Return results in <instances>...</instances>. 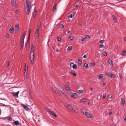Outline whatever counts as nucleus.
I'll return each mask as SVG.
<instances>
[{"mask_svg": "<svg viewBox=\"0 0 126 126\" xmlns=\"http://www.w3.org/2000/svg\"><path fill=\"white\" fill-rule=\"evenodd\" d=\"M34 52V45L32 44L31 45V47L30 52V55H32V53Z\"/></svg>", "mask_w": 126, "mask_h": 126, "instance_id": "obj_9", "label": "nucleus"}, {"mask_svg": "<svg viewBox=\"0 0 126 126\" xmlns=\"http://www.w3.org/2000/svg\"><path fill=\"white\" fill-rule=\"evenodd\" d=\"M119 77H120V78L121 79H122V75L121 74H119Z\"/></svg>", "mask_w": 126, "mask_h": 126, "instance_id": "obj_55", "label": "nucleus"}, {"mask_svg": "<svg viewBox=\"0 0 126 126\" xmlns=\"http://www.w3.org/2000/svg\"><path fill=\"white\" fill-rule=\"evenodd\" d=\"M51 89L52 91L55 93L56 91V89L53 88H52Z\"/></svg>", "mask_w": 126, "mask_h": 126, "instance_id": "obj_45", "label": "nucleus"}, {"mask_svg": "<svg viewBox=\"0 0 126 126\" xmlns=\"http://www.w3.org/2000/svg\"><path fill=\"white\" fill-rule=\"evenodd\" d=\"M24 40L21 39V46H23L24 43Z\"/></svg>", "mask_w": 126, "mask_h": 126, "instance_id": "obj_26", "label": "nucleus"}, {"mask_svg": "<svg viewBox=\"0 0 126 126\" xmlns=\"http://www.w3.org/2000/svg\"><path fill=\"white\" fill-rule=\"evenodd\" d=\"M57 5V4L56 3H55L54 5L53 9V12H54L55 10H56V9Z\"/></svg>", "mask_w": 126, "mask_h": 126, "instance_id": "obj_23", "label": "nucleus"}, {"mask_svg": "<svg viewBox=\"0 0 126 126\" xmlns=\"http://www.w3.org/2000/svg\"><path fill=\"white\" fill-rule=\"evenodd\" d=\"M15 12L16 14H17L18 13V10H16L15 11Z\"/></svg>", "mask_w": 126, "mask_h": 126, "instance_id": "obj_61", "label": "nucleus"}, {"mask_svg": "<svg viewBox=\"0 0 126 126\" xmlns=\"http://www.w3.org/2000/svg\"><path fill=\"white\" fill-rule=\"evenodd\" d=\"M60 90L61 92L63 94H65V92L64 91V89L63 88L61 87L60 89Z\"/></svg>", "mask_w": 126, "mask_h": 126, "instance_id": "obj_18", "label": "nucleus"}, {"mask_svg": "<svg viewBox=\"0 0 126 126\" xmlns=\"http://www.w3.org/2000/svg\"><path fill=\"white\" fill-rule=\"evenodd\" d=\"M106 96V94H104L103 95V99L105 98Z\"/></svg>", "mask_w": 126, "mask_h": 126, "instance_id": "obj_46", "label": "nucleus"}, {"mask_svg": "<svg viewBox=\"0 0 126 126\" xmlns=\"http://www.w3.org/2000/svg\"><path fill=\"white\" fill-rule=\"evenodd\" d=\"M104 40H101L99 42L100 43H103L104 42Z\"/></svg>", "mask_w": 126, "mask_h": 126, "instance_id": "obj_47", "label": "nucleus"}, {"mask_svg": "<svg viewBox=\"0 0 126 126\" xmlns=\"http://www.w3.org/2000/svg\"><path fill=\"white\" fill-rule=\"evenodd\" d=\"M41 22H39L38 23V25L37 26V29H40V26H41Z\"/></svg>", "mask_w": 126, "mask_h": 126, "instance_id": "obj_24", "label": "nucleus"}, {"mask_svg": "<svg viewBox=\"0 0 126 126\" xmlns=\"http://www.w3.org/2000/svg\"><path fill=\"white\" fill-rule=\"evenodd\" d=\"M87 100V98H84L81 99L80 100V101L81 102H86Z\"/></svg>", "mask_w": 126, "mask_h": 126, "instance_id": "obj_21", "label": "nucleus"}, {"mask_svg": "<svg viewBox=\"0 0 126 126\" xmlns=\"http://www.w3.org/2000/svg\"><path fill=\"white\" fill-rule=\"evenodd\" d=\"M72 75L74 76H76V74L75 72H74Z\"/></svg>", "mask_w": 126, "mask_h": 126, "instance_id": "obj_58", "label": "nucleus"}, {"mask_svg": "<svg viewBox=\"0 0 126 126\" xmlns=\"http://www.w3.org/2000/svg\"><path fill=\"white\" fill-rule=\"evenodd\" d=\"M91 66H94L95 65V63H91Z\"/></svg>", "mask_w": 126, "mask_h": 126, "instance_id": "obj_48", "label": "nucleus"}, {"mask_svg": "<svg viewBox=\"0 0 126 126\" xmlns=\"http://www.w3.org/2000/svg\"><path fill=\"white\" fill-rule=\"evenodd\" d=\"M23 46H20V50H22L23 48Z\"/></svg>", "mask_w": 126, "mask_h": 126, "instance_id": "obj_54", "label": "nucleus"}, {"mask_svg": "<svg viewBox=\"0 0 126 126\" xmlns=\"http://www.w3.org/2000/svg\"><path fill=\"white\" fill-rule=\"evenodd\" d=\"M103 54L104 56H107V54L106 52L105 51L103 53Z\"/></svg>", "mask_w": 126, "mask_h": 126, "instance_id": "obj_32", "label": "nucleus"}, {"mask_svg": "<svg viewBox=\"0 0 126 126\" xmlns=\"http://www.w3.org/2000/svg\"><path fill=\"white\" fill-rule=\"evenodd\" d=\"M26 35V32L25 31H24L23 33V34L22 35V39H23L24 40V39L25 36Z\"/></svg>", "mask_w": 126, "mask_h": 126, "instance_id": "obj_22", "label": "nucleus"}, {"mask_svg": "<svg viewBox=\"0 0 126 126\" xmlns=\"http://www.w3.org/2000/svg\"><path fill=\"white\" fill-rule=\"evenodd\" d=\"M69 38L71 40H72L74 39V38L73 36H70L69 37Z\"/></svg>", "mask_w": 126, "mask_h": 126, "instance_id": "obj_41", "label": "nucleus"}, {"mask_svg": "<svg viewBox=\"0 0 126 126\" xmlns=\"http://www.w3.org/2000/svg\"><path fill=\"white\" fill-rule=\"evenodd\" d=\"M83 57L84 58H86L87 57L86 55H84Z\"/></svg>", "mask_w": 126, "mask_h": 126, "instance_id": "obj_59", "label": "nucleus"}, {"mask_svg": "<svg viewBox=\"0 0 126 126\" xmlns=\"http://www.w3.org/2000/svg\"><path fill=\"white\" fill-rule=\"evenodd\" d=\"M31 32H30V31H29V36H28V37H30V34H31Z\"/></svg>", "mask_w": 126, "mask_h": 126, "instance_id": "obj_60", "label": "nucleus"}, {"mask_svg": "<svg viewBox=\"0 0 126 126\" xmlns=\"http://www.w3.org/2000/svg\"><path fill=\"white\" fill-rule=\"evenodd\" d=\"M125 99L123 98L121 99V104H123V105L125 103Z\"/></svg>", "mask_w": 126, "mask_h": 126, "instance_id": "obj_20", "label": "nucleus"}, {"mask_svg": "<svg viewBox=\"0 0 126 126\" xmlns=\"http://www.w3.org/2000/svg\"><path fill=\"white\" fill-rule=\"evenodd\" d=\"M14 31V28L13 27H11L9 30V32L10 33H12Z\"/></svg>", "mask_w": 126, "mask_h": 126, "instance_id": "obj_16", "label": "nucleus"}, {"mask_svg": "<svg viewBox=\"0 0 126 126\" xmlns=\"http://www.w3.org/2000/svg\"><path fill=\"white\" fill-rule=\"evenodd\" d=\"M47 112H49L50 113L52 111H51L50 109H47Z\"/></svg>", "mask_w": 126, "mask_h": 126, "instance_id": "obj_43", "label": "nucleus"}, {"mask_svg": "<svg viewBox=\"0 0 126 126\" xmlns=\"http://www.w3.org/2000/svg\"><path fill=\"white\" fill-rule=\"evenodd\" d=\"M30 38L29 37H28V39L27 40V43L26 44H28L30 45Z\"/></svg>", "mask_w": 126, "mask_h": 126, "instance_id": "obj_33", "label": "nucleus"}, {"mask_svg": "<svg viewBox=\"0 0 126 126\" xmlns=\"http://www.w3.org/2000/svg\"><path fill=\"white\" fill-rule=\"evenodd\" d=\"M78 63L79 65H80L81 64V61L80 60H79L78 61Z\"/></svg>", "mask_w": 126, "mask_h": 126, "instance_id": "obj_31", "label": "nucleus"}, {"mask_svg": "<svg viewBox=\"0 0 126 126\" xmlns=\"http://www.w3.org/2000/svg\"><path fill=\"white\" fill-rule=\"evenodd\" d=\"M126 53V51L125 50H124L123 51L122 53V55H125V54Z\"/></svg>", "mask_w": 126, "mask_h": 126, "instance_id": "obj_42", "label": "nucleus"}, {"mask_svg": "<svg viewBox=\"0 0 126 126\" xmlns=\"http://www.w3.org/2000/svg\"><path fill=\"white\" fill-rule=\"evenodd\" d=\"M112 17L113 19L114 20V22L115 23H117L118 20L115 17V16L113 15L112 16Z\"/></svg>", "mask_w": 126, "mask_h": 126, "instance_id": "obj_14", "label": "nucleus"}, {"mask_svg": "<svg viewBox=\"0 0 126 126\" xmlns=\"http://www.w3.org/2000/svg\"><path fill=\"white\" fill-rule=\"evenodd\" d=\"M86 113L85 115L87 117L90 119H92L93 118L92 115L91 113L88 112Z\"/></svg>", "mask_w": 126, "mask_h": 126, "instance_id": "obj_5", "label": "nucleus"}, {"mask_svg": "<svg viewBox=\"0 0 126 126\" xmlns=\"http://www.w3.org/2000/svg\"><path fill=\"white\" fill-rule=\"evenodd\" d=\"M103 74H101L99 76L98 79H101L103 78Z\"/></svg>", "mask_w": 126, "mask_h": 126, "instance_id": "obj_27", "label": "nucleus"}, {"mask_svg": "<svg viewBox=\"0 0 126 126\" xmlns=\"http://www.w3.org/2000/svg\"><path fill=\"white\" fill-rule=\"evenodd\" d=\"M19 93V91H18L16 93H12V95L13 96L17 97Z\"/></svg>", "mask_w": 126, "mask_h": 126, "instance_id": "obj_10", "label": "nucleus"}, {"mask_svg": "<svg viewBox=\"0 0 126 126\" xmlns=\"http://www.w3.org/2000/svg\"><path fill=\"white\" fill-rule=\"evenodd\" d=\"M61 40V38L60 37H59L57 38V40L58 41H60Z\"/></svg>", "mask_w": 126, "mask_h": 126, "instance_id": "obj_49", "label": "nucleus"}, {"mask_svg": "<svg viewBox=\"0 0 126 126\" xmlns=\"http://www.w3.org/2000/svg\"><path fill=\"white\" fill-rule=\"evenodd\" d=\"M34 54L33 53L32 54V55H30V60L32 64V65L34 62Z\"/></svg>", "mask_w": 126, "mask_h": 126, "instance_id": "obj_3", "label": "nucleus"}, {"mask_svg": "<svg viewBox=\"0 0 126 126\" xmlns=\"http://www.w3.org/2000/svg\"><path fill=\"white\" fill-rule=\"evenodd\" d=\"M104 46L102 45H101L99 47V48H103L104 47Z\"/></svg>", "mask_w": 126, "mask_h": 126, "instance_id": "obj_50", "label": "nucleus"}, {"mask_svg": "<svg viewBox=\"0 0 126 126\" xmlns=\"http://www.w3.org/2000/svg\"><path fill=\"white\" fill-rule=\"evenodd\" d=\"M116 77V76L115 74H112L111 78H115Z\"/></svg>", "mask_w": 126, "mask_h": 126, "instance_id": "obj_34", "label": "nucleus"}, {"mask_svg": "<svg viewBox=\"0 0 126 126\" xmlns=\"http://www.w3.org/2000/svg\"><path fill=\"white\" fill-rule=\"evenodd\" d=\"M12 6L14 7H15L16 5V0H13L12 3Z\"/></svg>", "mask_w": 126, "mask_h": 126, "instance_id": "obj_12", "label": "nucleus"}, {"mask_svg": "<svg viewBox=\"0 0 126 126\" xmlns=\"http://www.w3.org/2000/svg\"><path fill=\"white\" fill-rule=\"evenodd\" d=\"M74 13L72 14H70L68 16V18H72L73 17V16H74Z\"/></svg>", "mask_w": 126, "mask_h": 126, "instance_id": "obj_30", "label": "nucleus"}, {"mask_svg": "<svg viewBox=\"0 0 126 126\" xmlns=\"http://www.w3.org/2000/svg\"><path fill=\"white\" fill-rule=\"evenodd\" d=\"M83 91L81 90H79V91L78 93L79 94H82L83 93Z\"/></svg>", "mask_w": 126, "mask_h": 126, "instance_id": "obj_39", "label": "nucleus"}, {"mask_svg": "<svg viewBox=\"0 0 126 126\" xmlns=\"http://www.w3.org/2000/svg\"><path fill=\"white\" fill-rule=\"evenodd\" d=\"M70 66L72 67L74 69H76L77 68V65L76 64H75L73 62H71L70 64Z\"/></svg>", "mask_w": 126, "mask_h": 126, "instance_id": "obj_4", "label": "nucleus"}, {"mask_svg": "<svg viewBox=\"0 0 126 126\" xmlns=\"http://www.w3.org/2000/svg\"><path fill=\"white\" fill-rule=\"evenodd\" d=\"M15 125L16 126L18 125H19L20 123L18 121H14V122Z\"/></svg>", "mask_w": 126, "mask_h": 126, "instance_id": "obj_25", "label": "nucleus"}, {"mask_svg": "<svg viewBox=\"0 0 126 126\" xmlns=\"http://www.w3.org/2000/svg\"><path fill=\"white\" fill-rule=\"evenodd\" d=\"M67 107L68 109L72 111H74L76 113H78V110L75 107H73L71 105H68Z\"/></svg>", "mask_w": 126, "mask_h": 126, "instance_id": "obj_2", "label": "nucleus"}, {"mask_svg": "<svg viewBox=\"0 0 126 126\" xmlns=\"http://www.w3.org/2000/svg\"><path fill=\"white\" fill-rule=\"evenodd\" d=\"M37 10L36 9H35L34 10V13H35V12H36V13H37Z\"/></svg>", "mask_w": 126, "mask_h": 126, "instance_id": "obj_56", "label": "nucleus"}, {"mask_svg": "<svg viewBox=\"0 0 126 126\" xmlns=\"http://www.w3.org/2000/svg\"><path fill=\"white\" fill-rule=\"evenodd\" d=\"M71 96L74 98H76L78 97V94L76 93H71Z\"/></svg>", "mask_w": 126, "mask_h": 126, "instance_id": "obj_8", "label": "nucleus"}, {"mask_svg": "<svg viewBox=\"0 0 126 126\" xmlns=\"http://www.w3.org/2000/svg\"><path fill=\"white\" fill-rule=\"evenodd\" d=\"M85 37L86 39H88L90 37V36L89 35H87L85 36Z\"/></svg>", "mask_w": 126, "mask_h": 126, "instance_id": "obj_38", "label": "nucleus"}, {"mask_svg": "<svg viewBox=\"0 0 126 126\" xmlns=\"http://www.w3.org/2000/svg\"><path fill=\"white\" fill-rule=\"evenodd\" d=\"M64 26V25L63 24H61L60 25L59 28H62Z\"/></svg>", "mask_w": 126, "mask_h": 126, "instance_id": "obj_36", "label": "nucleus"}, {"mask_svg": "<svg viewBox=\"0 0 126 126\" xmlns=\"http://www.w3.org/2000/svg\"><path fill=\"white\" fill-rule=\"evenodd\" d=\"M81 41L83 42H85L86 41V38L85 37L83 38L82 39Z\"/></svg>", "mask_w": 126, "mask_h": 126, "instance_id": "obj_44", "label": "nucleus"}, {"mask_svg": "<svg viewBox=\"0 0 126 126\" xmlns=\"http://www.w3.org/2000/svg\"><path fill=\"white\" fill-rule=\"evenodd\" d=\"M50 114L52 115L53 116H54L55 117H57V115L55 113H54L52 111L51 112Z\"/></svg>", "mask_w": 126, "mask_h": 126, "instance_id": "obj_28", "label": "nucleus"}, {"mask_svg": "<svg viewBox=\"0 0 126 126\" xmlns=\"http://www.w3.org/2000/svg\"><path fill=\"white\" fill-rule=\"evenodd\" d=\"M80 111L81 112L84 114H85L87 112L86 111L85 109H80Z\"/></svg>", "mask_w": 126, "mask_h": 126, "instance_id": "obj_13", "label": "nucleus"}, {"mask_svg": "<svg viewBox=\"0 0 126 126\" xmlns=\"http://www.w3.org/2000/svg\"><path fill=\"white\" fill-rule=\"evenodd\" d=\"M56 51L57 52H59L60 51V50L58 49H57Z\"/></svg>", "mask_w": 126, "mask_h": 126, "instance_id": "obj_62", "label": "nucleus"}, {"mask_svg": "<svg viewBox=\"0 0 126 126\" xmlns=\"http://www.w3.org/2000/svg\"><path fill=\"white\" fill-rule=\"evenodd\" d=\"M12 119V118L11 117H8V120L11 121Z\"/></svg>", "mask_w": 126, "mask_h": 126, "instance_id": "obj_52", "label": "nucleus"}, {"mask_svg": "<svg viewBox=\"0 0 126 126\" xmlns=\"http://www.w3.org/2000/svg\"><path fill=\"white\" fill-rule=\"evenodd\" d=\"M24 108L26 110H28L29 109V108L28 106L27 105H25L24 104H22Z\"/></svg>", "mask_w": 126, "mask_h": 126, "instance_id": "obj_19", "label": "nucleus"}, {"mask_svg": "<svg viewBox=\"0 0 126 126\" xmlns=\"http://www.w3.org/2000/svg\"><path fill=\"white\" fill-rule=\"evenodd\" d=\"M37 13H36V12H35V13H33V17H34V18H35V16H36V15H37Z\"/></svg>", "mask_w": 126, "mask_h": 126, "instance_id": "obj_40", "label": "nucleus"}, {"mask_svg": "<svg viewBox=\"0 0 126 126\" xmlns=\"http://www.w3.org/2000/svg\"><path fill=\"white\" fill-rule=\"evenodd\" d=\"M88 64L86 63H85L84 64V66L85 68H87L88 66Z\"/></svg>", "mask_w": 126, "mask_h": 126, "instance_id": "obj_35", "label": "nucleus"}, {"mask_svg": "<svg viewBox=\"0 0 126 126\" xmlns=\"http://www.w3.org/2000/svg\"><path fill=\"white\" fill-rule=\"evenodd\" d=\"M19 24L16 25L15 27V31L16 33H17L19 31Z\"/></svg>", "mask_w": 126, "mask_h": 126, "instance_id": "obj_6", "label": "nucleus"}, {"mask_svg": "<svg viewBox=\"0 0 126 126\" xmlns=\"http://www.w3.org/2000/svg\"><path fill=\"white\" fill-rule=\"evenodd\" d=\"M55 93L58 94H60L59 92L58 91L56 90Z\"/></svg>", "mask_w": 126, "mask_h": 126, "instance_id": "obj_51", "label": "nucleus"}, {"mask_svg": "<svg viewBox=\"0 0 126 126\" xmlns=\"http://www.w3.org/2000/svg\"><path fill=\"white\" fill-rule=\"evenodd\" d=\"M112 112L111 111H110L109 113V114L110 115H111L112 114Z\"/></svg>", "mask_w": 126, "mask_h": 126, "instance_id": "obj_64", "label": "nucleus"}, {"mask_svg": "<svg viewBox=\"0 0 126 126\" xmlns=\"http://www.w3.org/2000/svg\"><path fill=\"white\" fill-rule=\"evenodd\" d=\"M109 63L110 65L112 66L113 65L112 59V58L110 59L109 61Z\"/></svg>", "mask_w": 126, "mask_h": 126, "instance_id": "obj_15", "label": "nucleus"}, {"mask_svg": "<svg viewBox=\"0 0 126 126\" xmlns=\"http://www.w3.org/2000/svg\"><path fill=\"white\" fill-rule=\"evenodd\" d=\"M78 5H74V7H78Z\"/></svg>", "mask_w": 126, "mask_h": 126, "instance_id": "obj_63", "label": "nucleus"}, {"mask_svg": "<svg viewBox=\"0 0 126 126\" xmlns=\"http://www.w3.org/2000/svg\"><path fill=\"white\" fill-rule=\"evenodd\" d=\"M28 66H27V67H26V68H25V71H26V70H28Z\"/></svg>", "mask_w": 126, "mask_h": 126, "instance_id": "obj_57", "label": "nucleus"}, {"mask_svg": "<svg viewBox=\"0 0 126 126\" xmlns=\"http://www.w3.org/2000/svg\"><path fill=\"white\" fill-rule=\"evenodd\" d=\"M109 97L110 98H111L112 97V95L111 94L110 95H109Z\"/></svg>", "mask_w": 126, "mask_h": 126, "instance_id": "obj_53", "label": "nucleus"}, {"mask_svg": "<svg viewBox=\"0 0 126 126\" xmlns=\"http://www.w3.org/2000/svg\"><path fill=\"white\" fill-rule=\"evenodd\" d=\"M39 29H37V30L35 32V36L36 37H38L39 36Z\"/></svg>", "mask_w": 126, "mask_h": 126, "instance_id": "obj_7", "label": "nucleus"}, {"mask_svg": "<svg viewBox=\"0 0 126 126\" xmlns=\"http://www.w3.org/2000/svg\"><path fill=\"white\" fill-rule=\"evenodd\" d=\"M30 47V45L26 44V49L27 50H29Z\"/></svg>", "mask_w": 126, "mask_h": 126, "instance_id": "obj_29", "label": "nucleus"}, {"mask_svg": "<svg viewBox=\"0 0 126 126\" xmlns=\"http://www.w3.org/2000/svg\"><path fill=\"white\" fill-rule=\"evenodd\" d=\"M65 89L69 91H71V89L70 87L67 85L65 86Z\"/></svg>", "mask_w": 126, "mask_h": 126, "instance_id": "obj_11", "label": "nucleus"}, {"mask_svg": "<svg viewBox=\"0 0 126 126\" xmlns=\"http://www.w3.org/2000/svg\"><path fill=\"white\" fill-rule=\"evenodd\" d=\"M105 74L110 78H111L112 74L109 73L108 72L105 73Z\"/></svg>", "mask_w": 126, "mask_h": 126, "instance_id": "obj_17", "label": "nucleus"}, {"mask_svg": "<svg viewBox=\"0 0 126 126\" xmlns=\"http://www.w3.org/2000/svg\"><path fill=\"white\" fill-rule=\"evenodd\" d=\"M72 49V47L71 46H70L68 47L67 48V50H71Z\"/></svg>", "mask_w": 126, "mask_h": 126, "instance_id": "obj_37", "label": "nucleus"}, {"mask_svg": "<svg viewBox=\"0 0 126 126\" xmlns=\"http://www.w3.org/2000/svg\"><path fill=\"white\" fill-rule=\"evenodd\" d=\"M27 14L29 15L31 9V0H26Z\"/></svg>", "mask_w": 126, "mask_h": 126, "instance_id": "obj_1", "label": "nucleus"}]
</instances>
